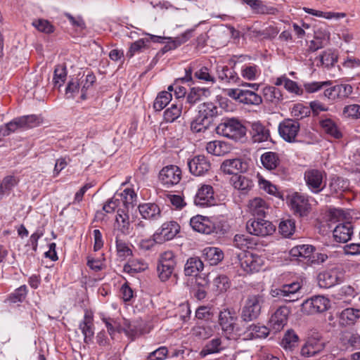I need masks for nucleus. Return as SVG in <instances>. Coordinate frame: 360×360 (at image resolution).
<instances>
[{
    "instance_id": "20",
    "label": "nucleus",
    "mask_w": 360,
    "mask_h": 360,
    "mask_svg": "<svg viewBox=\"0 0 360 360\" xmlns=\"http://www.w3.org/2000/svg\"><path fill=\"white\" fill-rule=\"evenodd\" d=\"M180 226L175 221H169L164 223L160 232L154 234L155 240H159V242L162 240H169L172 239L179 231Z\"/></svg>"
},
{
    "instance_id": "51",
    "label": "nucleus",
    "mask_w": 360,
    "mask_h": 360,
    "mask_svg": "<svg viewBox=\"0 0 360 360\" xmlns=\"http://www.w3.org/2000/svg\"><path fill=\"white\" fill-rule=\"evenodd\" d=\"M22 129L33 128L39 126L43 121L42 118L35 115L20 117Z\"/></svg>"
},
{
    "instance_id": "3",
    "label": "nucleus",
    "mask_w": 360,
    "mask_h": 360,
    "mask_svg": "<svg viewBox=\"0 0 360 360\" xmlns=\"http://www.w3.org/2000/svg\"><path fill=\"white\" fill-rule=\"evenodd\" d=\"M330 306V302L327 297L317 295L305 300L302 304L301 310L307 315L315 314L327 311Z\"/></svg>"
},
{
    "instance_id": "53",
    "label": "nucleus",
    "mask_w": 360,
    "mask_h": 360,
    "mask_svg": "<svg viewBox=\"0 0 360 360\" xmlns=\"http://www.w3.org/2000/svg\"><path fill=\"white\" fill-rule=\"evenodd\" d=\"M329 187L332 192L339 193L347 188L348 182L342 178L334 177L331 179Z\"/></svg>"
},
{
    "instance_id": "33",
    "label": "nucleus",
    "mask_w": 360,
    "mask_h": 360,
    "mask_svg": "<svg viewBox=\"0 0 360 360\" xmlns=\"http://www.w3.org/2000/svg\"><path fill=\"white\" fill-rule=\"evenodd\" d=\"M229 149L228 145L221 141H210L206 146L207 153L217 156L225 155L229 152Z\"/></svg>"
},
{
    "instance_id": "57",
    "label": "nucleus",
    "mask_w": 360,
    "mask_h": 360,
    "mask_svg": "<svg viewBox=\"0 0 360 360\" xmlns=\"http://www.w3.org/2000/svg\"><path fill=\"white\" fill-rule=\"evenodd\" d=\"M258 184L261 189L271 195H275L277 192V188L275 185L272 184L269 181L266 180L260 174L257 175Z\"/></svg>"
},
{
    "instance_id": "60",
    "label": "nucleus",
    "mask_w": 360,
    "mask_h": 360,
    "mask_svg": "<svg viewBox=\"0 0 360 360\" xmlns=\"http://www.w3.org/2000/svg\"><path fill=\"white\" fill-rule=\"evenodd\" d=\"M343 114L348 117L360 118V105L357 104L346 105L343 108Z\"/></svg>"
},
{
    "instance_id": "45",
    "label": "nucleus",
    "mask_w": 360,
    "mask_h": 360,
    "mask_svg": "<svg viewBox=\"0 0 360 360\" xmlns=\"http://www.w3.org/2000/svg\"><path fill=\"white\" fill-rule=\"evenodd\" d=\"M172 95L169 91H161L157 96L153 108L157 111L162 110L172 101Z\"/></svg>"
},
{
    "instance_id": "35",
    "label": "nucleus",
    "mask_w": 360,
    "mask_h": 360,
    "mask_svg": "<svg viewBox=\"0 0 360 360\" xmlns=\"http://www.w3.org/2000/svg\"><path fill=\"white\" fill-rule=\"evenodd\" d=\"M283 288L285 302H294L298 299L297 292L301 288L300 283L294 282L290 284L283 285Z\"/></svg>"
},
{
    "instance_id": "2",
    "label": "nucleus",
    "mask_w": 360,
    "mask_h": 360,
    "mask_svg": "<svg viewBox=\"0 0 360 360\" xmlns=\"http://www.w3.org/2000/svg\"><path fill=\"white\" fill-rule=\"evenodd\" d=\"M264 300L262 296L254 295L249 296L242 308L240 318L248 322L256 319L261 313Z\"/></svg>"
},
{
    "instance_id": "1",
    "label": "nucleus",
    "mask_w": 360,
    "mask_h": 360,
    "mask_svg": "<svg viewBox=\"0 0 360 360\" xmlns=\"http://www.w3.org/2000/svg\"><path fill=\"white\" fill-rule=\"evenodd\" d=\"M219 135L243 141L246 137V128L236 120L231 119L220 123L216 128Z\"/></svg>"
},
{
    "instance_id": "4",
    "label": "nucleus",
    "mask_w": 360,
    "mask_h": 360,
    "mask_svg": "<svg viewBox=\"0 0 360 360\" xmlns=\"http://www.w3.org/2000/svg\"><path fill=\"white\" fill-rule=\"evenodd\" d=\"M326 174L323 170L309 169L304 172V180L309 188L318 193L326 186Z\"/></svg>"
},
{
    "instance_id": "24",
    "label": "nucleus",
    "mask_w": 360,
    "mask_h": 360,
    "mask_svg": "<svg viewBox=\"0 0 360 360\" xmlns=\"http://www.w3.org/2000/svg\"><path fill=\"white\" fill-rule=\"evenodd\" d=\"M245 169V164L239 158L226 160L221 165V170L227 174L238 175Z\"/></svg>"
},
{
    "instance_id": "52",
    "label": "nucleus",
    "mask_w": 360,
    "mask_h": 360,
    "mask_svg": "<svg viewBox=\"0 0 360 360\" xmlns=\"http://www.w3.org/2000/svg\"><path fill=\"white\" fill-rule=\"evenodd\" d=\"M224 347L221 345L220 338H214L210 341L202 350L201 353L204 355L207 354L217 353L221 351Z\"/></svg>"
},
{
    "instance_id": "15",
    "label": "nucleus",
    "mask_w": 360,
    "mask_h": 360,
    "mask_svg": "<svg viewBox=\"0 0 360 360\" xmlns=\"http://www.w3.org/2000/svg\"><path fill=\"white\" fill-rule=\"evenodd\" d=\"M192 229L199 233L210 234L215 229L214 224L207 217L196 215L190 220Z\"/></svg>"
},
{
    "instance_id": "22",
    "label": "nucleus",
    "mask_w": 360,
    "mask_h": 360,
    "mask_svg": "<svg viewBox=\"0 0 360 360\" xmlns=\"http://www.w3.org/2000/svg\"><path fill=\"white\" fill-rule=\"evenodd\" d=\"M214 200L213 188L210 185H202L198 191L195 197V203L200 206H207Z\"/></svg>"
},
{
    "instance_id": "14",
    "label": "nucleus",
    "mask_w": 360,
    "mask_h": 360,
    "mask_svg": "<svg viewBox=\"0 0 360 360\" xmlns=\"http://www.w3.org/2000/svg\"><path fill=\"white\" fill-rule=\"evenodd\" d=\"M133 221L134 217L129 214V210L119 209L115 217V228L122 233L128 235L132 230L131 224Z\"/></svg>"
},
{
    "instance_id": "21",
    "label": "nucleus",
    "mask_w": 360,
    "mask_h": 360,
    "mask_svg": "<svg viewBox=\"0 0 360 360\" xmlns=\"http://www.w3.org/2000/svg\"><path fill=\"white\" fill-rule=\"evenodd\" d=\"M250 134L255 143L264 142L270 138L269 130L259 121L250 123Z\"/></svg>"
},
{
    "instance_id": "50",
    "label": "nucleus",
    "mask_w": 360,
    "mask_h": 360,
    "mask_svg": "<svg viewBox=\"0 0 360 360\" xmlns=\"http://www.w3.org/2000/svg\"><path fill=\"white\" fill-rule=\"evenodd\" d=\"M235 245L240 249L252 248L256 243L249 236L237 234L234 237Z\"/></svg>"
},
{
    "instance_id": "27",
    "label": "nucleus",
    "mask_w": 360,
    "mask_h": 360,
    "mask_svg": "<svg viewBox=\"0 0 360 360\" xmlns=\"http://www.w3.org/2000/svg\"><path fill=\"white\" fill-rule=\"evenodd\" d=\"M269 209L266 202L260 198H255L249 201L248 210L250 212L258 217H265L266 212Z\"/></svg>"
},
{
    "instance_id": "9",
    "label": "nucleus",
    "mask_w": 360,
    "mask_h": 360,
    "mask_svg": "<svg viewBox=\"0 0 360 360\" xmlns=\"http://www.w3.org/2000/svg\"><path fill=\"white\" fill-rule=\"evenodd\" d=\"M175 266L176 262L173 252L165 251L161 254L158 266L160 278L162 281L167 280L171 276Z\"/></svg>"
},
{
    "instance_id": "6",
    "label": "nucleus",
    "mask_w": 360,
    "mask_h": 360,
    "mask_svg": "<svg viewBox=\"0 0 360 360\" xmlns=\"http://www.w3.org/2000/svg\"><path fill=\"white\" fill-rule=\"evenodd\" d=\"M345 279V271L342 267H335L319 274V284L321 288L333 287Z\"/></svg>"
},
{
    "instance_id": "28",
    "label": "nucleus",
    "mask_w": 360,
    "mask_h": 360,
    "mask_svg": "<svg viewBox=\"0 0 360 360\" xmlns=\"http://www.w3.org/2000/svg\"><path fill=\"white\" fill-rule=\"evenodd\" d=\"M202 256L210 265H217L223 259L224 253L218 248L207 247L203 250Z\"/></svg>"
},
{
    "instance_id": "56",
    "label": "nucleus",
    "mask_w": 360,
    "mask_h": 360,
    "mask_svg": "<svg viewBox=\"0 0 360 360\" xmlns=\"http://www.w3.org/2000/svg\"><path fill=\"white\" fill-rule=\"evenodd\" d=\"M291 113L296 119L301 120L309 115L310 109L302 103H297L292 108Z\"/></svg>"
},
{
    "instance_id": "23",
    "label": "nucleus",
    "mask_w": 360,
    "mask_h": 360,
    "mask_svg": "<svg viewBox=\"0 0 360 360\" xmlns=\"http://www.w3.org/2000/svg\"><path fill=\"white\" fill-rule=\"evenodd\" d=\"M324 348V343L319 339L309 338L301 349V354L306 357L313 356L321 352Z\"/></svg>"
},
{
    "instance_id": "7",
    "label": "nucleus",
    "mask_w": 360,
    "mask_h": 360,
    "mask_svg": "<svg viewBox=\"0 0 360 360\" xmlns=\"http://www.w3.org/2000/svg\"><path fill=\"white\" fill-rule=\"evenodd\" d=\"M238 316L233 309H224L219 312V324L226 335H231L237 329Z\"/></svg>"
},
{
    "instance_id": "17",
    "label": "nucleus",
    "mask_w": 360,
    "mask_h": 360,
    "mask_svg": "<svg viewBox=\"0 0 360 360\" xmlns=\"http://www.w3.org/2000/svg\"><path fill=\"white\" fill-rule=\"evenodd\" d=\"M290 312V309L285 306L278 307L269 320V324L272 329L276 332L282 330L287 323Z\"/></svg>"
},
{
    "instance_id": "59",
    "label": "nucleus",
    "mask_w": 360,
    "mask_h": 360,
    "mask_svg": "<svg viewBox=\"0 0 360 360\" xmlns=\"http://www.w3.org/2000/svg\"><path fill=\"white\" fill-rule=\"evenodd\" d=\"M214 285L219 292L226 291L229 288V278L226 276L220 275L214 279Z\"/></svg>"
},
{
    "instance_id": "47",
    "label": "nucleus",
    "mask_w": 360,
    "mask_h": 360,
    "mask_svg": "<svg viewBox=\"0 0 360 360\" xmlns=\"http://www.w3.org/2000/svg\"><path fill=\"white\" fill-rule=\"evenodd\" d=\"M18 179L13 176H6L0 184V195L9 194L13 188L17 185Z\"/></svg>"
},
{
    "instance_id": "12",
    "label": "nucleus",
    "mask_w": 360,
    "mask_h": 360,
    "mask_svg": "<svg viewBox=\"0 0 360 360\" xmlns=\"http://www.w3.org/2000/svg\"><path fill=\"white\" fill-rule=\"evenodd\" d=\"M300 126L297 121L284 120L278 126L280 136L286 141L293 142L299 132Z\"/></svg>"
},
{
    "instance_id": "55",
    "label": "nucleus",
    "mask_w": 360,
    "mask_h": 360,
    "mask_svg": "<svg viewBox=\"0 0 360 360\" xmlns=\"http://www.w3.org/2000/svg\"><path fill=\"white\" fill-rule=\"evenodd\" d=\"M210 123V121L204 120L198 115L191 124V129L194 133L205 131Z\"/></svg>"
},
{
    "instance_id": "38",
    "label": "nucleus",
    "mask_w": 360,
    "mask_h": 360,
    "mask_svg": "<svg viewBox=\"0 0 360 360\" xmlns=\"http://www.w3.org/2000/svg\"><path fill=\"white\" fill-rule=\"evenodd\" d=\"M320 124L324 132L330 136L335 139H340L342 136V133L331 119L323 120L320 122Z\"/></svg>"
},
{
    "instance_id": "16",
    "label": "nucleus",
    "mask_w": 360,
    "mask_h": 360,
    "mask_svg": "<svg viewBox=\"0 0 360 360\" xmlns=\"http://www.w3.org/2000/svg\"><path fill=\"white\" fill-rule=\"evenodd\" d=\"M242 86H249L253 90L243 89L240 103L250 105H259L262 103V97L255 92V91L259 89V84L245 82L242 84Z\"/></svg>"
},
{
    "instance_id": "31",
    "label": "nucleus",
    "mask_w": 360,
    "mask_h": 360,
    "mask_svg": "<svg viewBox=\"0 0 360 360\" xmlns=\"http://www.w3.org/2000/svg\"><path fill=\"white\" fill-rule=\"evenodd\" d=\"M79 329L84 336V341L88 342L94 336L93 316L88 312L85 313L84 320L79 323Z\"/></svg>"
},
{
    "instance_id": "5",
    "label": "nucleus",
    "mask_w": 360,
    "mask_h": 360,
    "mask_svg": "<svg viewBox=\"0 0 360 360\" xmlns=\"http://www.w3.org/2000/svg\"><path fill=\"white\" fill-rule=\"evenodd\" d=\"M239 263L246 273L259 271L264 264V258L250 252H244L238 255Z\"/></svg>"
},
{
    "instance_id": "26",
    "label": "nucleus",
    "mask_w": 360,
    "mask_h": 360,
    "mask_svg": "<svg viewBox=\"0 0 360 360\" xmlns=\"http://www.w3.org/2000/svg\"><path fill=\"white\" fill-rule=\"evenodd\" d=\"M139 210L145 219H158L161 211L158 205L155 203H143L139 206Z\"/></svg>"
},
{
    "instance_id": "18",
    "label": "nucleus",
    "mask_w": 360,
    "mask_h": 360,
    "mask_svg": "<svg viewBox=\"0 0 360 360\" xmlns=\"http://www.w3.org/2000/svg\"><path fill=\"white\" fill-rule=\"evenodd\" d=\"M148 35L149 36V38L140 39L130 44L129 50L126 53L127 58H131L136 53H140L143 50L148 49L150 41L160 42V39H162V37L158 36L152 34Z\"/></svg>"
},
{
    "instance_id": "48",
    "label": "nucleus",
    "mask_w": 360,
    "mask_h": 360,
    "mask_svg": "<svg viewBox=\"0 0 360 360\" xmlns=\"http://www.w3.org/2000/svg\"><path fill=\"white\" fill-rule=\"evenodd\" d=\"M278 229L284 237H290L295 231V221L292 219L283 220L279 224Z\"/></svg>"
},
{
    "instance_id": "58",
    "label": "nucleus",
    "mask_w": 360,
    "mask_h": 360,
    "mask_svg": "<svg viewBox=\"0 0 360 360\" xmlns=\"http://www.w3.org/2000/svg\"><path fill=\"white\" fill-rule=\"evenodd\" d=\"M116 248L117 254L120 257L125 258L132 254V251L129 248L128 244L117 238H116Z\"/></svg>"
},
{
    "instance_id": "13",
    "label": "nucleus",
    "mask_w": 360,
    "mask_h": 360,
    "mask_svg": "<svg viewBox=\"0 0 360 360\" xmlns=\"http://www.w3.org/2000/svg\"><path fill=\"white\" fill-rule=\"evenodd\" d=\"M289 201L291 209L300 217L307 215L311 210L308 198L301 193H293L289 197Z\"/></svg>"
},
{
    "instance_id": "32",
    "label": "nucleus",
    "mask_w": 360,
    "mask_h": 360,
    "mask_svg": "<svg viewBox=\"0 0 360 360\" xmlns=\"http://www.w3.org/2000/svg\"><path fill=\"white\" fill-rule=\"evenodd\" d=\"M204 264L198 257L189 258L184 267L186 276H196L203 269Z\"/></svg>"
},
{
    "instance_id": "49",
    "label": "nucleus",
    "mask_w": 360,
    "mask_h": 360,
    "mask_svg": "<svg viewBox=\"0 0 360 360\" xmlns=\"http://www.w3.org/2000/svg\"><path fill=\"white\" fill-rule=\"evenodd\" d=\"M243 1L249 5L251 8L257 13L268 14L271 13L273 8H268L264 6L259 0H243Z\"/></svg>"
},
{
    "instance_id": "64",
    "label": "nucleus",
    "mask_w": 360,
    "mask_h": 360,
    "mask_svg": "<svg viewBox=\"0 0 360 360\" xmlns=\"http://www.w3.org/2000/svg\"><path fill=\"white\" fill-rule=\"evenodd\" d=\"M167 349L165 347H161L150 352L148 356V360H163L167 356Z\"/></svg>"
},
{
    "instance_id": "41",
    "label": "nucleus",
    "mask_w": 360,
    "mask_h": 360,
    "mask_svg": "<svg viewBox=\"0 0 360 360\" xmlns=\"http://www.w3.org/2000/svg\"><path fill=\"white\" fill-rule=\"evenodd\" d=\"M262 165L267 169L271 170L278 165L279 158L276 153L267 152L263 154L261 157Z\"/></svg>"
},
{
    "instance_id": "43",
    "label": "nucleus",
    "mask_w": 360,
    "mask_h": 360,
    "mask_svg": "<svg viewBox=\"0 0 360 360\" xmlns=\"http://www.w3.org/2000/svg\"><path fill=\"white\" fill-rule=\"evenodd\" d=\"M221 70H218L219 78L229 83H236L239 81V77L233 69L227 66L221 67Z\"/></svg>"
},
{
    "instance_id": "44",
    "label": "nucleus",
    "mask_w": 360,
    "mask_h": 360,
    "mask_svg": "<svg viewBox=\"0 0 360 360\" xmlns=\"http://www.w3.org/2000/svg\"><path fill=\"white\" fill-rule=\"evenodd\" d=\"M299 338L293 330H288L281 341V345L285 349L292 350L297 346Z\"/></svg>"
},
{
    "instance_id": "11",
    "label": "nucleus",
    "mask_w": 360,
    "mask_h": 360,
    "mask_svg": "<svg viewBox=\"0 0 360 360\" xmlns=\"http://www.w3.org/2000/svg\"><path fill=\"white\" fill-rule=\"evenodd\" d=\"M190 172L196 176L205 174L211 168L208 158L203 155H195L188 161Z\"/></svg>"
},
{
    "instance_id": "29",
    "label": "nucleus",
    "mask_w": 360,
    "mask_h": 360,
    "mask_svg": "<svg viewBox=\"0 0 360 360\" xmlns=\"http://www.w3.org/2000/svg\"><path fill=\"white\" fill-rule=\"evenodd\" d=\"M360 318V309L347 308L340 314V323L343 326L354 324Z\"/></svg>"
},
{
    "instance_id": "10",
    "label": "nucleus",
    "mask_w": 360,
    "mask_h": 360,
    "mask_svg": "<svg viewBox=\"0 0 360 360\" xmlns=\"http://www.w3.org/2000/svg\"><path fill=\"white\" fill-rule=\"evenodd\" d=\"M181 179V171L176 165H169L163 167L159 174L160 182L166 187L177 184Z\"/></svg>"
},
{
    "instance_id": "63",
    "label": "nucleus",
    "mask_w": 360,
    "mask_h": 360,
    "mask_svg": "<svg viewBox=\"0 0 360 360\" xmlns=\"http://www.w3.org/2000/svg\"><path fill=\"white\" fill-rule=\"evenodd\" d=\"M321 62L326 67L333 66L337 62V56L330 51H325L321 56Z\"/></svg>"
},
{
    "instance_id": "19",
    "label": "nucleus",
    "mask_w": 360,
    "mask_h": 360,
    "mask_svg": "<svg viewBox=\"0 0 360 360\" xmlns=\"http://www.w3.org/2000/svg\"><path fill=\"white\" fill-rule=\"evenodd\" d=\"M315 250V247L311 245H300L292 248L290 251V255L293 257H297L301 262L310 264Z\"/></svg>"
},
{
    "instance_id": "34",
    "label": "nucleus",
    "mask_w": 360,
    "mask_h": 360,
    "mask_svg": "<svg viewBox=\"0 0 360 360\" xmlns=\"http://www.w3.org/2000/svg\"><path fill=\"white\" fill-rule=\"evenodd\" d=\"M217 115V107L211 102L203 103L198 107V115L200 117L207 121Z\"/></svg>"
},
{
    "instance_id": "8",
    "label": "nucleus",
    "mask_w": 360,
    "mask_h": 360,
    "mask_svg": "<svg viewBox=\"0 0 360 360\" xmlns=\"http://www.w3.org/2000/svg\"><path fill=\"white\" fill-rule=\"evenodd\" d=\"M248 233L257 236H266L272 234L276 229L271 222L262 219H250L246 224Z\"/></svg>"
},
{
    "instance_id": "61",
    "label": "nucleus",
    "mask_w": 360,
    "mask_h": 360,
    "mask_svg": "<svg viewBox=\"0 0 360 360\" xmlns=\"http://www.w3.org/2000/svg\"><path fill=\"white\" fill-rule=\"evenodd\" d=\"M33 25L40 32L50 34L54 30L53 26L46 20H38L33 22Z\"/></svg>"
},
{
    "instance_id": "25",
    "label": "nucleus",
    "mask_w": 360,
    "mask_h": 360,
    "mask_svg": "<svg viewBox=\"0 0 360 360\" xmlns=\"http://www.w3.org/2000/svg\"><path fill=\"white\" fill-rule=\"evenodd\" d=\"M353 234V227L351 223L339 224L333 230V237L335 241L346 243Z\"/></svg>"
},
{
    "instance_id": "42",
    "label": "nucleus",
    "mask_w": 360,
    "mask_h": 360,
    "mask_svg": "<svg viewBox=\"0 0 360 360\" xmlns=\"http://www.w3.org/2000/svg\"><path fill=\"white\" fill-rule=\"evenodd\" d=\"M240 75L246 80H255L260 75V70L256 65H245L241 68Z\"/></svg>"
},
{
    "instance_id": "46",
    "label": "nucleus",
    "mask_w": 360,
    "mask_h": 360,
    "mask_svg": "<svg viewBox=\"0 0 360 360\" xmlns=\"http://www.w3.org/2000/svg\"><path fill=\"white\" fill-rule=\"evenodd\" d=\"M120 195L127 210H129L130 207H134L136 202L137 196L133 189L126 188Z\"/></svg>"
},
{
    "instance_id": "39",
    "label": "nucleus",
    "mask_w": 360,
    "mask_h": 360,
    "mask_svg": "<svg viewBox=\"0 0 360 360\" xmlns=\"http://www.w3.org/2000/svg\"><path fill=\"white\" fill-rule=\"evenodd\" d=\"M182 112L181 103H173L164 112V120L167 122H173L178 119Z\"/></svg>"
},
{
    "instance_id": "37",
    "label": "nucleus",
    "mask_w": 360,
    "mask_h": 360,
    "mask_svg": "<svg viewBox=\"0 0 360 360\" xmlns=\"http://www.w3.org/2000/svg\"><path fill=\"white\" fill-rule=\"evenodd\" d=\"M231 181L235 188L243 192H247L252 186V181L243 175H233Z\"/></svg>"
},
{
    "instance_id": "40",
    "label": "nucleus",
    "mask_w": 360,
    "mask_h": 360,
    "mask_svg": "<svg viewBox=\"0 0 360 360\" xmlns=\"http://www.w3.org/2000/svg\"><path fill=\"white\" fill-rule=\"evenodd\" d=\"M210 94V91L207 89L193 87L191 89L187 96V101L191 104H194L203 97L209 96Z\"/></svg>"
},
{
    "instance_id": "62",
    "label": "nucleus",
    "mask_w": 360,
    "mask_h": 360,
    "mask_svg": "<svg viewBox=\"0 0 360 360\" xmlns=\"http://www.w3.org/2000/svg\"><path fill=\"white\" fill-rule=\"evenodd\" d=\"M167 199L176 209H182L186 205L184 198L179 195L168 194L167 195Z\"/></svg>"
},
{
    "instance_id": "36",
    "label": "nucleus",
    "mask_w": 360,
    "mask_h": 360,
    "mask_svg": "<svg viewBox=\"0 0 360 360\" xmlns=\"http://www.w3.org/2000/svg\"><path fill=\"white\" fill-rule=\"evenodd\" d=\"M263 97L266 102L278 103L282 99L281 91L275 86H266L263 89Z\"/></svg>"
},
{
    "instance_id": "54",
    "label": "nucleus",
    "mask_w": 360,
    "mask_h": 360,
    "mask_svg": "<svg viewBox=\"0 0 360 360\" xmlns=\"http://www.w3.org/2000/svg\"><path fill=\"white\" fill-rule=\"evenodd\" d=\"M274 30V35H276L278 33V31H276L273 27H269L265 30L261 31L258 30L256 28L252 27L248 28L247 34L252 39H257V38H268L270 35L269 31Z\"/></svg>"
},
{
    "instance_id": "30",
    "label": "nucleus",
    "mask_w": 360,
    "mask_h": 360,
    "mask_svg": "<svg viewBox=\"0 0 360 360\" xmlns=\"http://www.w3.org/2000/svg\"><path fill=\"white\" fill-rule=\"evenodd\" d=\"M269 334V329L265 326L259 324L250 325L245 332L246 338L255 339V338H265Z\"/></svg>"
}]
</instances>
